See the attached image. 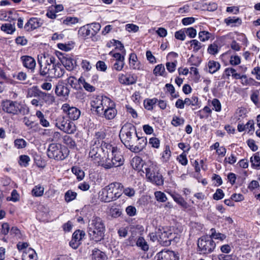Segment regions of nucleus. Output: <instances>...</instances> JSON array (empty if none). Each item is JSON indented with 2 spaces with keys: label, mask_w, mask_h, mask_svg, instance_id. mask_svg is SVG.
Segmentation results:
<instances>
[{
  "label": "nucleus",
  "mask_w": 260,
  "mask_h": 260,
  "mask_svg": "<svg viewBox=\"0 0 260 260\" xmlns=\"http://www.w3.org/2000/svg\"><path fill=\"white\" fill-rule=\"evenodd\" d=\"M123 185L115 182L106 186L99 192L100 201L104 203H109L116 201L122 195Z\"/></svg>",
  "instance_id": "nucleus-1"
},
{
  "label": "nucleus",
  "mask_w": 260,
  "mask_h": 260,
  "mask_svg": "<svg viewBox=\"0 0 260 260\" xmlns=\"http://www.w3.org/2000/svg\"><path fill=\"white\" fill-rule=\"evenodd\" d=\"M119 137L125 146L132 150V148L136 144L137 139L135 126L130 123H125L120 130Z\"/></svg>",
  "instance_id": "nucleus-2"
},
{
  "label": "nucleus",
  "mask_w": 260,
  "mask_h": 260,
  "mask_svg": "<svg viewBox=\"0 0 260 260\" xmlns=\"http://www.w3.org/2000/svg\"><path fill=\"white\" fill-rule=\"evenodd\" d=\"M105 227L102 219L97 216L93 217L88 224V234L90 239L95 242L104 239Z\"/></svg>",
  "instance_id": "nucleus-3"
},
{
  "label": "nucleus",
  "mask_w": 260,
  "mask_h": 260,
  "mask_svg": "<svg viewBox=\"0 0 260 260\" xmlns=\"http://www.w3.org/2000/svg\"><path fill=\"white\" fill-rule=\"evenodd\" d=\"M57 61L55 57L51 55L44 56L43 58H38L40 75L42 76L47 75L49 77Z\"/></svg>",
  "instance_id": "nucleus-4"
},
{
  "label": "nucleus",
  "mask_w": 260,
  "mask_h": 260,
  "mask_svg": "<svg viewBox=\"0 0 260 260\" xmlns=\"http://www.w3.org/2000/svg\"><path fill=\"white\" fill-rule=\"evenodd\" d=\"M68 153L67 149L59 144H51L47 149L48 156L57 160L65 159L68 156Z\"/></svg>",
  "instance_id": "nucleus-5"
},
{
  "label": "nucleus",
  "mask_w": 260,
  "mask_h": 260,
  "mask_svg": "<svg viewBox=\"0 0 260 260\" xmlns=\"http://www.w3.org/2000/svg\"><path fill=\"white\" fill-rule=\"evenodd\" d=\"M215 242L208 236L200 238L198 241V251L200 254H206L212 252L215 249Z\"/></svg>",
  "instance_id": "nucleus-6"
},
{
  "label": "nucleus",
  "mask_w": 260,
  "mask_h": 260,
  "mask_svg": "<svg viewBox=\"0 0 260 260\" xmlns=\"http://www.w3.org/2000/svg\"><path fill=\"white\" fill-rule=\"evenodd\" d=\"M113 102L106 96H98L91 102V105L97 113L102 116L104 110L110 106L113 105Z\"/></svg>",
  "instance_id": "nucleus-7"
},
{
  "label": "nucleus",
  "mask_w": 260,
  "mask_h": 260,
  "mask_svg": "<svg viewBox=\"0 0 260 260\" xmlns=\"http://www.w3.org/2000/svg\"><path fill=\"white\" fill-rule=\"evenodd\" d=\"M157 167L156 165L152 164L145 168V173L147 178L152 183L156 185H161L164 183L162 175L157 171Z\"/></svg>",
  "instance_id": "nucleus-8"
},
{
  "label": "nucleus",
  "mask_w": 260,
  "mask_h": 260,
  "mask_svg": "<svg viewBox=\"0 0 260 260\" xmlns=\"http://www.w3.org/2000/svg\"><path fill=\"white\" fill-rule=\"evenodd\" d=\"M156 235L159 243L164 246L170 245L172 240L175 238L174 234L167 227L158 229Z\"/></svg>",
  "instance_id": "nucleus-9"
},
{
  "label": "nucleus",
  "mask_w": 260,
  "mask_h": 260,
  "mask_svg": "<svg viewBox=\"0 0 260 260\" xmlns=\"http://www.w3.org/2000/svg\"><path fill=\"white\" fill-rule=\"evenodd\" d=\"M2 109L7 113L15 115L21 113L23 107L17 102L7 100L3 103Z\"/></svg>",
  "instance_id": "nucleus-10"
},
{
  "label": "nucleus",
  "mask_w": 260,
  "mask_h": 260,
  "mask_svg": "<svg viewBox=\"0 0 260 260\" xmlns=\"http://www.w3.org/2000/svg\"><path fill=\"white\" fill-rule=\"evenodd\" d=\"M89 156L94 163L98 165L100 161H101L102 158L105 157V154L103 153L100 146L92 144L89 153Z\"/></svg>",
  "instance_id": "nucleus-11"
},
{
  "label": "nucleus",
  "mask_w": 260,
  "mask_h": 260,
  "mask_svg": "<svg viewBox=\"0 0 260 260\" xmlns=\"http://www.w3.org/2000/svg\"><path fill=\"white\" fill-rule=\"evenodd\" d=\"M61 110L69 119L72 120H77L81 114L80 111L77 108L71 107L68 104H64L61 107Z\"/></svg>",
  "instance_id": "nucleus-12"
},
{
  "label": "nucleus",
  "mask_w": 260,
  "mask_h": 260,
  "mask_svg": "<svg viewBox=\"0 0 260 260\" xmlns=\"http://www.w3.org/2000/svg\"><path fill=\"white\" fill-rule=\"evenodd\" d=\"M157 260H179L178 254L175 252L165 249L157 254Z\"/></svg>",
  "instance_id": "nucleus-13"
},
{
  "label": "nucleus",
  "mask_w": 260,
  "mask_h": 260,
  "mask_svg": "<svg viewBox=\"0 0 260 260\" xmlns=\"http://www.w3.org/2000/svg\"><path fill=\"white\" fill-rule=\"evenodd\" d=\"M118 79L120 83L128 85L136 83L137 81V77L135 74L124 75L119 74Z\"/></svg>",
  "instance_id": "nucleus-14"
},
{
  "label": "nucleus",
  "mask_w": 260,
  "mask_h": 260,
  "mask_svg": "<svg viewBox=\"0 0 260 260\" xmlns=\"http://www.w3.org/2000/svg\"><path fill=\"white\" fill-rule=\"evenodd\" d=\"M70 92L67 85H64L62 80H59L56 85L55 92L58 96H62L64 98L68 97Z\"/></svg>",
  "instance_id": "nucleus-15"
},
{
  "label": "nucleus",
  "mask_w": 260,
  "mask_h": 260,
  "mask_svg": "<svg viewBox=\"0 0 260 260\" xmlns=\"http://www.w3.org/2000/svg\"><path fill=\"white\" fill-rule=\"evenodd\" d=\"M20 60L24 67L31 70V72L34 71L36 62L33 57L30 56L23 55L20 57Z\"/></svg>",
  "instance_id": "nucleus-16"
},
{
  "label": "nucleus",
  "mask_w": 260,
  "mask_h": 260,
  "mask_svg": "<svg viewBox=\"0 0 260 260\" xmlns=\"http://www.w3.org/2000/svg\"><path fill=\"white\" fill-rule=\"evenodd\" d=\"M37 95L39 98V100L42 101V103H45L48 105L52 104L55 102V98L53 95L41 90L38 91Z\"/></svg>",
  "instance_id": "nucleus-17"
},
{
  "label": "nucleus",
  "mask_w": 260,
  "mask_h": 260,
  "mask_svg": "<svg viewBox=\"0 0 260 260\" xmlns=\"http://www.w3.org/2000/svg\"><path fill=\"white\" fill-rule=\"evenodd\" d=\"M136 144H134L132 148V151L134 152H139L142 150L147 144V139L146 138L140 137L137 135Z\"/></svg>",
  "instance_id": "nucleus-18"
},
{
  "label": "nucleus",
  "mask_w": 260,
  "mask_h": 260,
  "mask_svg": "<svg viewBox=\"0 0 260 260\" xmlns=\"http://www.w3.org/2000/svg\"><path fill=\"white\" fill-rule=\"evenodd\" d=\"M64 74V70L61 67V64L57 61L53 70L50 73L49 77L58 78L61 77Z\"/></svg>",
  "instance_id": "nucleus-19"
},
{
  "label": "nucleus",
  "mask_w": 260,
  "mask_h": 260,
  "mask_svg": "<svg viewBox=\"0 0 260 260\" xmlns=\"http://www.w3.org/2000/svg\"><path fill=\"white\" fill-rule=\"evenodd\" d=\"M117 114V110L115 109V103H113V105L110 106L107 108L102 114L105 118L108 120L113 119Z\"/></svg>",
  "instance_id": "nucleus-20"
},
{
  "label": "nucleus",
  "mask_w": 260,
  "mask_h": 260,
  "mask_svg": "<svg viewBox=\"0 0 260 260\" xmlns=\"http://www.w3.org/2000/svg\"><path fill=\"white\" fill-rule=\"evenodd\" d=\"M41 23L37 18H30L24 25V28L27 31H31L41 26Z\"/></svg>",
  "instance_id": "nucleus-21"
},
{
  "label": "nucleus",
  "mask_w": 260,
  "mask_h": 260,
  "mask_svg": "<svg viewBox=\"0 0 260 260\" xmlns=\"http://www.w3.org/2000/svg\"><path fill=\"white\" fill-rule=\"evenodd\" d=\"M130 68L133 70H140L142 69V65L138 60L137 56L135 53H131L129 58Z\"/></svg>",
  "instance_id": "nucleus-22"
},
{
  "label": "nucleus",
  "mask_w": 260,
  "mask_h": 260,
  "mask_svg": "<svg viewBox=\"0 0 260 260\" xmlns=\"http://www.w3.org/2000/svg\"><path fill=\"white\" fill-rule=\"evenodd\" d=\"M111 159L114 167H119L123 165L124 159L120 152L116 150V152L112 154Z\"/></svg>",
  "instance_id": "nucleus-23"
},
{
  "label": "nucleus",
  "mask_w": 260,
  "mask_h": 260,
  "mask_svg": "<svg viewBox=\"0 0 260 260\" xmlns=\"http://www.w3.org/2000/svg\"><path fill=\"white\" fill-rule=\"evenodd\" d=\"M37 254L32 248L25 249L22 254V260H37Z\"/></svg>",
  "instance_id": "nucleus-24"
},
{
  "label": "nucleus",
  "mask_w": 260,
  "mask_h": 260,
  "mask_svg": "<svg viewBox=\"0 0 260 260\" xmlns=\"http://www.w3.org/2000/svg\"><path fill=\"white\" fill-rule=\"evenodd\" d=\"M61 62L67 70L71 71L74 69L75 62L71 57L68 56H63Z\"/></svg>",
  "instance_id": "nucleus-25"
},
{
  "label": "nucleus",
  "mask_w": 260,
  "mask_h": 260,
  "mask_svg": "<svg viewBox=\"0 0 260 260\" xmlns=\"http://www.w3.org/2000/svg\"><path fill=\"white\" fill-rule=\"evenodd\" d=\"M106 134L103 131L98 132L95 133L94 138L92 141V145L100 146L102 142H105L103 140L105 138Z\"/></svg>",
  "instance_id": "nucleus-26"
},
{
  "label": "nucleus",
  "mask_w": 260,
  "mask_h": 260,
  "mask_svg": "<svg viewBox=\"0 0 260 260\" xmlns=\"http://www.w3.org/2000/svg\"><path fill=\"white\" fill-rule=\"evenodd\" d=\"M100 147L101 149H102L103 153H105L104 152H106L108 154L110 152L112 153V154L116 152V150H117V147H113L112 145L106 142H102Z\"/></svg>",
  "instance_id": "nucleus-27"
},
{
  "label": "nucleus",
  "mask_w": 260,
  "mask_h": 260,
  "mask_svg": "<svg viewBox=\"0 0 260 260\" xmlns=\"http://www.w3.org/2000/svg\"><path fill=\"white\" fill-rule=\"evenodd\" d=\"M209 72L211 74H214L218 71L220 68V63L214 60H209L208 62Z\"/></svg>",
  "instance_id": "nucleus-28"
},
{
  "label": "nucleus",
  "mask_w": 260,
  "mask_h": 260,
  "mask_svg": "<svg viewBox=\"0 0 260 260\" xmlns=\"http://www.w3.org/2000/svg\"><path fill=\"white\" fill-rule=\"evenodd\" d=\"M210 236L208 237L212 240L213 239H214L219 240L220 241H223L226 238V236L224 234L219 232H216V230L214 228H212L210 230Z\"/></svg>",
  "instance_id": "nucleus-29"
},
{
  "label": "nucleus",
  "mask_w": 260,
  "mask_h": 260,
  "mask_svg": "<svg viewBox=\"0 0 260 260\" xmlns=\"http://www.w3.org/2000/svg\"><path fill=\"white\" fill-rule=\"evenodd\" d=\"M78 82L80 85H82L84 88L88 92H93L95 90V88L94 86L87 83L85 79L81 77L78 79Z\"/></svg>",
  "instance_id": "nucleus-30"
},
{
  "label": "nucleus",
  "mask_w": 260,
  "mask_h": 260,
  "mask_svg": "<svg viewBox=\"0 0 260 260\" xmlns=\"http://www.w3.org/2000/svg\"><path fill=\"white\" fill-rule=\"evenodd\" d=\"M98 166H101L106 169H109L114 167L112 159L108 157L106 159L103 157Z\"/></svg>",
  "instance_id": "nucleus-31"
},
{
  "label": "nucleus",
  "mask_w": 260,
  "mask_h": 260,
  "mask_svg": "<svg viewBox=\"0 0 260 260\" xmlns=\"http://www.w3.org/2000/svg\"><path fill=\"white\" fill-rule=\"evenodd\" d=\"M106 255L104 252L98 249L92 250V258L93 260H105Z\"/></svg>",
  "instance_id": "nucleus-32"
},
{
  "label": "nucleus",
  "mask_w": 260,
  "mask_h": 260,
  "mask_svg": "<svg viewBox=\"0 0 260 260\" xmlns=\"http://www.w3.org/2000/svg\"><path fill=\"white\" fill-rule=\"evenodd\" d=\"M1 28L2 31L8 34H12L15 30L14 25L9 23L2 24Z\"/></svg>",
  "instance_id": "nucleus-33"
},
{
  "label": "nucleus",
  "mask_w": 260,
  "mask_h": 260,
  "mask_svg": "<svg viewBox=\"0 0 260 260\" xmlns=\"http://www.w3.org/2000/svg\"><path fill=\"white\" fill-rule=\"evenodd\" d=\"M44 192V188L40 185L35 186L31 190V194L36 197L43 196Z\"/></svg>",
  "instance_id": "nucleus-34"
},
{
  "label": "nucleus",
  "mask_w": 260,
  "mask_h": 260,
  "mask_svg": "<svg viewBox=\"0 0 260 260\" xmlns=\"http://www.w3.org/2000/svg\"><path fill=\"white\" fill-rule=\"evenodd\" d=\"M225 23L228 25H231L232 26H235L238 25H240L241 23V20L239 18L235 17H228L224 20Z\"/></svg>",
  "instance_id": "nucleus-35"
},
{
  "label": "nucleus",
  "mask_w": 260,
  "mask_h": 260,
  "mask_svg": "<svg viewBox=\"0 0 260 260\" xmlns=\"http://www.w3.org/2000/svg\"><path fill=\"white\" fill-rule=\"evenodd\" d=\"M157 102L158 100L156 98L147 99L144 101V105L145 109L148 110H152L153 108V106L155 105Z\"/></svg>",
  "instance_id": "nucleus-36"
},
{
  "label": "nucleus",
  "mask_w": 260,
  "mask_h": 260,
  "mask_svg": "<svg viewBox=\"0 0 260 260\" xmlns=\"http://www.w3.org/2000/svg\"><path fill=\"white\" fill-rule=\"evenodd\" d=\"M188 42L190 43V46L193 48V51L194 52H198L204 47V45H202V43L197 40H192Z\"/></svg>",
  "instance_id": "nucleus-37"
},
{
  "label": "nucleus",
  "mask_w": 260,
  "mask_h": 260,
  "mask_svg": "<svg viewBox=\"0 0 260 260\" xmlns=\"http://www.w3.org/2000/svg\"><path fill=\"white\" fill-rule=\"evenodd\" d=\"M136 244L138 247H140L144 251H147L149 249V246L143 237H139L137 241Z\"/></svg>",
  "instance_id": "nucleus-38"
},
{
  "label": "nucleus",
  "mask_w": 260,
  "mask_h": 260,
  "mask_svg": "<svg viewBox=\"0 0 260 260\" xmlns=\"http://www.w3.org/2000/svg\"><path fill=\"white\" fill-rule=\"evenodd\" d=\"M77 196V193L76 192L72 190H69L65 193L64 200L68 203L70 202L75 200Z\"/></svg>",
  "instance_id": "nucleus-39"
},
{
  "label": "nucleus",
  "mask_w": 260,
  "mask_h": 260,
  "mask_svg": "<svg viewBox=\"0 0 260 260\" xmlns=\"http://www.w3.org/2000/svg\"><path fill=\"white\" fill-rule=\"evenodd\" d=\"M174 201L184 208H187L188 205L184 199L180 196L177 194L173 196Z\"/></svg>",
  "instance_id": "nucleus-40"
},
{
  "label": "nucleus",
  "mask_w": 260,
  "mask_h": 260,
  "mask_svg": "<svg viewBox=\"0 0 260 260\" xmlns=\"http://www.w3.org/2000/svg\"><path fill=\"white\" fill-rule=\"evenodd\" d=\"M85 236V232L83 231L78 230L75 231L73 234L72 237L74 239L78 240L81 244V241Z\"/></svg>",
  "instance_id": "nucleus-41"
},
{
  "label": "nucleus",
  "mask_w": 260,
  "mask_h": 260,
  "mask_svg": "<svg viewBox=\"0 0 260 260\" xmlns=\"http://www.w3.org/2000/svg\"><path fill=\"white\" fill-rule=\"evenodd\" d=\"M72 172L77 176L78 180H81L84 177L85 174L83 171L78 167H73L72 169Z\"/></svg>",
  "instance_id": "nucleus-42"
},
{
  "label": "nucleus",
  "mask_w": 260,
  "mask_h": 260,
  "mask_svg": "<svg viewBox=\"0 0 260 260\" xmlns=\"http://www.w3.org/2000/svg\"><path fill=\"white\" fill-rule=\"evenodd\" d=\"M212 36V34L207 31H201L199 33V38L201 41L205 42L208 41Z\"/></svg>",
  "instance_id": "nucleus-43"
},
{
  "label": "nucleus",
  "mask_w": 260,
  "mask_h": 260,
  "mask_svg": "<svg viewBox=\"0 0 260 260\" xmlns=\"http://www.w3.org/2000/svg\"><path fill=\"white\" fill-rule=\"evenodd\" d=\"M252 167L257 168L260 166V157L257 153L254 154L250 158Z\"/></svg>",
  "instance_id": "nucleus-44"
},
{
  "label": "nucleus",
  "mask_w": 260,
  "mask_h": 260,
  "mask_svg": "<svg viewBox=\"0 0 260 260\" xmlns=\"http://www.w3.org/2000/svg\"><path fill=\"white\" fill-rule=\"evenodd\" d=\"M165 73V68L163 64L157 65L153 70V74L155 76H164Z\"/></svg>",
  "instance_id": "nucleus-45"
},
{
  "label": "nucleus",
  "mask_w": 260,
  "mask_h": 260,
  "mask_svg": "<svg viewBox=\"0 0 260 260\" xmlns=\"http://www.w3.org/2000/svg\"><path fill=\"white\" fill-rule=\"evenodd\" d=\"M154 196L156 200L160 202H165L167 200V198L165 193L157 191L154 192Z\"/></svg>",
  "instance_id": "nucleus-46"
},
{
  "label": "nucleus",
  "mask_w": 260,
  "mask_h": 260,
  "mask_svg": "<svg viewBox=\"0 0 260 260\" xmlns=\"http://www.w3.org/2000/svg\"><path fill=\"white\" fill-rule=\"evenodd\" d=\"M184 122V119L183 118H181L177 116H174L171 121L172 124L176 127L183 124Z\"/></svg>",
  "instance_id": "nucleus-47"
},
{
  "label": "nucleus",
  "mask_w": 260,
  "mask_h": 260,
  "mask_svg": "<svg viewBox=\"0 0 260 260\" xmlns=\"http://www.w3.org/2000/svg\"><path fill=\"white\" fill-rule=\"evenodd\" d=\"M26 142L23 139H17L14 141V145L17 149H22L26 147Z\"/></svg>",
  "instance_id": "nucleus-48"
},
{
  "label": "nucleus",
  "mask_w": 260,
  "mask_h": 260,
  "mask_svg": "<svg viewBox=\"0 0 260 260\" xmlns=\"http://www.w3.org/2000/svg\"><path fill=\"white\" fill-rule=\"evenodd\" d=\"M76 131L75 124L73 122L69 121L64 132L68 134H74Z\"/></svg>",
  "instance_id": "nucleus-49"
},
{
  "label": "nucleus",
  "mask_w": 260,
  "mask_h": 260,
  "mask_svg": "<svg viewBox=\"0 0 260 260\" xmlns=\"http://www.w3.org/2000/svg\"><path fill=\"white\" fill-rule=\"evenodd\" d=\"M6 71V69L0 68V78L3 80V82H9L10 79L9 76L7 75Z\"/></svg>",
  "instance_id": "nucleus-50"
},
{
  "label": "nucleus",
  "mask_w": 260,
  "mask_h": 260,
  "mask_svg": "<svg viewBox=\"0 0 260 260\" xmlns=\"http://www.w3.org/2000/svg\"><path fill=\"white\" fill-rule=\"evenodd\" d=\"M79 19L77 17H68L63 20V23L67 25H71L78 22Z\"/></svg>",
  "instance_id": "nucleus-51"
},
{
  "label": "nucleus",
  "mask_w": 260,
  "mask_h": 260,
  "mask_svg": "<svg viewBox=\"0 0 260 260\" xmlns=\"http://www.w3.org/2000/svg\"><path fill=\"white\" fill-rule=\"evenodd\" d=\"M19 164L20 166L26 167L28 165L30 158L26 155H21L19 157Z\"/></svg>",
  "instance_id": "nucleus-52"
},
{
  "label": "nucleus",
  "mask_w": 260,
  "mask_h": 260,
  "mask_svg": "<svg viewBox=\"0 0 260 260\" xmlns=\"http://www.w3.org/2000/svg\"><path fill=\"white\" fill-rule=\"evenodd\" d=\"M64 143L70 148L75 147V142L69 136L66 135L63 137Z\"/></svg>",
  "instance_id": "nucleus-53"
},
{
  "label": "nucleus",
  "mask_w": 260,
  "mask_h": 260,
  "mask_svg": "<svg viewBox=\"0 0 260 260\" xmlns=\"http://www.w3.org/2000/svg\"><path fill=\"white\" fill-rule=\"evenodd\" d=\"M110 215L113 218H117L121 214V211L119 209L112 207L110 209Z\"/></svg>",
  "instance_id": "nucleus-54"
},
{
  "label": "nucleus",
  "mask_w": 260,
  "mask_h": 260,
  "mask_svg": "<svg viewBox=\"0 0 260 260\" xmlns=\"http://www.w3.org/2000/svg\"><path fill=\"white\" fill-rule=\"evenodd\" d=\"M124 66V61H116L114 63L112 66V70L116 71H121L122 70Z\"/></svg>",
  "instance_id": "nucleus-55"
},
{
  "label": "nucleus",
  "mask_w": 260,
  "mask_h": 260,
  "mask_svg": "<svg viewBox=\"0 0 260 260\" xmlns=\"http://www.w3.org/2000/svg\"><path fill=\"white\" fill-rule=\"evenodd\" d=\"M89 28L92 30V34L94 35L100 30L101 25L99 23H92L90 24H88Z\"/></svg>",
  "instance_id": "nucleus-56"
},
{
  "label": "nucleus",
  "mask_w": 260,
  "mask_h": 260,
  "mask_svg": "<svg viewBox=\"0 0 260 260\" xmlns=\"http://www.w3.org/2000/svg\"><path fill=\"white\" fill-rule=\"evenodd\" d=\"M81 65L82 68L86 72L90 71L92 68L91 64L86 59L82 60Z\"/></svg>",
  "instance_id": "nucleus-57"
},
{
  "label": "nucleus",
  "mask_w": 260,
  "mask_h": 260,
  "mask_svg": "<svg viewBox=\"0 0 260 260\" xmlns=\"http://www.w3.org/2000/svg\"><path fill=\"white\" fill-rule=\"evenodd\" d=\"M96 68L98 71L106 72L107 66L104 61L99 60L96 63Z\"/></svg>",
  "instance_id": "nucleus-58"
},
{
  "label": "nucleus",
  "mask_w": 260,
  "mask_h": 260,
  "mask_svg": "<svg viewBox=\"0 0 260 260\" xmlns=\"http://www.w3.org/2000/svg\"><path fill=\"white\" fill-rule=\"evenodd\" d=\"M13 77L16 78L20 81H24L27 79V74L23 72H20L16 74L13 75Z\"/></svg>",
  "instance_id": "nucleus-59"
},
{
  "label": "nucleus",
  "mask_w": 260,
  "mask_h": 260,
  "mask_svg": "<svg viewBox=\"0 0 260 260\" xmlns=\"http://www.w3.org/2000/svg\"><path fill=\"white\" fill-rule=\"evenodd\" d=\"M10 233L11 235L16 238H20L21 237L20 231L16 226H13Z\"/></svg>",
  "instance_id": "nucleus-60"
},
{
  "label": "nucleus",
  "mask_w": 260,
  "mask_h": 260,
  "mask_svg": "<svg viewBox=\"0 0 260 260\" xmlns=\"http://www.w3.org/2000/svg\"><path fill=\"white\" fill-rule=\"evenodd\" d=\"M67 85H70L71 87L76 88V78L72 76L69 77L66 80Z\"/></svg>",
  "instance_id": "nucleus-61"
},
{
  "label": "nucleus",
  "mask_w": 260,
  "mask_h": 260,
  "mask_svg": "<svg viewBox=\"0 0 260 260\" xmlns=\"http://www.w3.org/2000/svg\"><path fill=\"white\" fill-rule=\"evenodd\" d=\"M80 30L85 36L94 35L93 34H92V30L90 28H89V27L88 25L81 27L80 28Z\"/></svg>",
  "instance_id": "nucleus-62"
},
{
  "label": "nucleus",
  "mask_w": 260,
  "mask_h": 260,
  "mask_svg": "<svg viewBox=\"0 0 260 260\" xmlns=\"http://www.w3.org/2000/svg\"><path fill=\"white\" fill-rule=\"evenodd\" d=\"M125 29L128 32H136L139 30V26L134 24H127L125 25Z\"/></svg>",
  "instance_id": "nucleus-63"
},
{
  "label": "nucleus",
  "mask_w": 260,
  "mask_h": 260,
  "mask_svg": "<svg viewBox=\"0 0 260 260\" xmlns=\"http://www.w3.org/2000/svg\"><path fill=\"white\" fill-rule=\"evenodd\" d=\"M212 105L214 107L213 109L215 111L219 112L221 111V104L218 99H214L212 101Z\"/></svg>",
  "instance_id": "nucleus-64"
}]
</instances>
